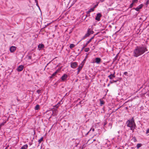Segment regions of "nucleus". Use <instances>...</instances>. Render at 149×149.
<instances>
[{
  "label": "nucleus",
  "instance_id": "1",
  "mask_svg": "<svg viewBox=\"0 0 149 149\" xmlns=\"http://www.w3.org/2000/svg\"><path fill=\"white\" fill-rule=\"evenodd\" d=\"M148 51L146 46L145 45L136 46L133 52V56L135 57H138Z\"/></svg>",
  "mask_w": 149,
  "mask_h": 149
},
{
  "label": "nucleus",
  "instance_id": "2",
  "mask_svg": "<svg viewBox=\"0 0 149 149\" xmlns=\"http://www.w3.org/2000/svg\"><path fill=\"white\" fill-rule=\"evenodd\" d=\"M126 125L127 127L130 128V130H132L133 132H134V130L136 127V125L133 117H132L131 119L127 120L126 122Z\"/></svg>",
  "mask_w": 149,
  "mask_h": 149
},
{
  "label": "nucleus",
  "instance_id": "3",
  "mask_svg": "<svg viewBox=\"0 0 149 149\" xmlns=\"http://www.w3.org/2000/svg\"><path fill=\"white\" fill-rule=\"evenodd\" d=\"M68 75L65 74H64L60 78L61 79L60 81H64L67 80Z\"/></svg>",
  "mask_w": 149,
  "mask_h": 149
},
{
  "label": "nucleus",
  "instance_id": "4",
  "mask_svg": "<svg viewBox=\"0 0 149 149\" xmlns=\"http://www.w3.org/2000/svg\"><path fill=\"white\" fill-rule=\"evenodd\" d=\"M143 6V4H141L138 6L137 7L135 8H133V9L137 11H139L141 9Z\"/></svg>",
  "mask_w": 149,
  "mask_h": 149
},
{
  "label": "nucleus",
  "instance_id": "5",
  "mask_svg": "<svg viewBox=\"0 0 149 149\" xmlns=\"http://www.w3.org/2000/svg\"><path fill=\"white\" fill-rule=\"evenodd\" d=\"M102 15L100 13H98L96 14V16L95 18V20L97 21H99L100 20V18L102 17Z\"/></svg>",
  "mask_w": 149,
  "mask_h": 149
},
{
  "label": "nucleus",
  "instance_id": "6",
  "mask_svg": "<svg viewBox=\"0 0 149 149\" xmlns=\"http://www.w3.org/2000/svg\"><path fill=\"white\" fill-rule=\"evenodd\" d=\"M78 65L77 63L76 62H72L71 63L70 67L71 68H75Z\"/></svg>",
  "mask_w": 149,
  "mask_h": 149
},
{
  "label": "nucleus",
  "instance_id": "7",
  "mask_svg": "<svg viewBox=\"0 0 149 149\" xmlns=\"http://www.w3.org/2000/svg\"><path fill=\"white\" fill-rule=\"evenodd\" d=\"M24 68V66L22 65L19 66L17 68L16 70L18 72H20L22 71Z\"/></svg>",
  "mask_w": 149,
  "mask_h": 149
},
{
  "label": "nucleus",
  "instance_id": "8",
  "mask_svg": "<svg viewBox=\"0 0 149 149\" xmlns=\"http://www.w3.org/2000/svg\"><path fill=\"white\" fill-rule=\"evenodd\" d=\"M16 49V47L15 46H12L10 47V52L13 53L15 51Z\"/></svg>",
  "mask_w": 149,
  "mask_h": 149
},
{
  "label": "nucleus",
  "instance_id": "9",
  "mask_svg": "<svg viewBox=\"0 0 149 149\" xmlns=\"http://www.w3.org/2000/svg\"><path fill=\"white\" fill-rule=\"evenodd\" d=\"M101 61V59L99 57L96 58L95 59V62L97 64L100 63Z\"/></svg>",
  "mask_w": 149,
  "mask_h": 149
},
{
  "label": "nucleus",
  "instance_id": "10",
  "mask_svg": "<svg viewBox=\"0 0 149 149\" xmlns=\"http://www.w3.org/2000/svg\"><path fill=\"white\" fill-rule=\"evenodd\" d=\"M38 49L39 50H41L44 47V45L42 43H41L39 44L38 45Z\"/></svg>",
  "mask_w": 149,
  "mask_h": 149
},
{
  "label": "nucleus",
  "instance_id": "11",
  "mask_svg": "<svg viewBox=\"0 0 149 149\" xmlns=\"http://www.w3.org/2000/svg\"><path fill=\"white\" fill-rule=\"evenodd\" d=\"M115 72H114L113 74H111L110 75L108 76V77L110 79H112L113 78L115 77Z\"/></svg>",
  "mask_w": 149,
  "mask_h": 149
},
{
  "label": "nucleus",
  "instance_id": "12",
  "mask_svg": "<svg viewBox=\"0 0 149 149\" xmlns=\"http://www.w3.org/2000/svg\"><path fill=\"white\" fill-rule=\"evenodd\" d=\"M94 11V10L93 8H91L89 9L87 11H86V13L87 14H88V16L89 17L90 16V13L91 12H93Z\"/></svg>",
  "mask_w": 149,
  "mask_h": 149
},
{
  "label": "nucleus",
  "instance_id": "13",
  "mask_svg": "<svg viewBox=\"0 0 149 149\" xmlns=\"http://www.w3.org/2000/svg\"><path fill=\"white\" fill-rule=\"evenodd\" d=\"M95 129L94 128H91L89 131L85 135L86 136H87L89 133H91V134L93 133V132H94L95 131Z\"/></svg>",
  "mask_w": 149,
  "mask_h": 149
},
{
  "label": "nucleus",
  "instance_id": "14",
  "mask_svg": "<svg viewBox=\"0 0 149 149\" xmlns=\"http://www.w3.org/2000/svg\"><path fill=\"white\" fill-rule=\"evenodd\" d=\"M28 146L27 144H26L22 146L21 148V149H26L28 148Z\"/></svg>",
  "mask_w": 149,
  "mask_h": 149
},
{
  "label": "nucleus",
  "instance_id": "15",
  "mask_svg": "<svg viewBox=\"0 0 149 149\" xmlns=\"http://www.w3.org/2000/svg\"><path fill=\"white\" fill-rule=\"evenodd\" d=\"M40 109V105L38 104H37L36 106L34 108V109L35 110H39Z\"/></svg>",
  "mask_w": 149,
  "mask_h": 149
},
{
  "label": "nucleus",
  "instance_id": "16",
  "mask_svg": "<svg viewBox=\"0 0 149 149\" xmlns=\"http://www.w3.org/2000/svg\"><path fill=\"white\" fill-rule=\"evenodd\" d=\"M74 142L75 143V145H74V147H77L79 144V141L78 140L76 139L75 140Z\"/></svg>",
  "mask_w": 149,
  "mask_h": 149
},
{
  "label": "nucleus",
  "instance_id": "17",
  "mask_svg": "<svg viewBox=\"0 0 149 149\" xmlns=\"http://www.w3.org/2000/svg\"><path fill=\"white\" fill-rule=\"evenodd\" d=\"M83 66L84 65H81V64L79 66L78 68H77V69H79L81 70L82 69Z\"/></svg>",
  "mask_w": 149,
  "mask_h": 149
},
{
  "label": "nucleus",
  "instance_id": "18",
  "mask_svg": "<svg viewBox=\"0 0 149 149\" xmlns=\"http://www.w3.org/2000/svg\"><path fill=\"white\" fill-rule=\"evenodd\" d=\"M135 3L132 1V3L130 5L129 7V8H132L134 5V3Z\"/></svg>",
  "mask_w": 149,
  "mask_h": 149
},
{
  "label": "nucleus",
  "instance_id": "19",
  "mask_svg": "<svg viewBox=\"0 0 149 149\" xmlns=\"http://www.w3.org/2000/svg\"><path fill=\"white\" fill-rule=\"evenodd\" d=\"M100 105L102 106V105L104 104V102L101 99L100 100Z\"/></svg>",
  "mask_w": 149,
  "mask_h": 149
},
{
  "label": "nucleus",
  "instance_id": "20",
  "mask_svg": "<svg viewBox=\"0 0 149 149\" xmlns=\"http://www.w3.org/2000/svg\"><path fill=\"white\" fill-rule=\"evenodd\" d=\"M142 146V144L141 143H138L136 145V147L137 149L141 147Z\"/></svg>",
  "mask_w": 149,
  "mask_h": 149
},
{
  "label": "nucleus",
  "instance_id": "21",
  "mask_svg": "<svg viewBox=\"0 0 149 149\" xmlns=\"http://www.w3.org/2000/svg\"><path fill=\"white\" fill-rule=\"evenodd\" d=\"M75 45L73 44H71L70 45V49H72L75 47Z\"/></svg>",
  "mask_w": 149,
  "mask_h": 149
},
{
  "label": "nucleus",
  "instance_id": "22",
  "mask_svg": "<svg viewBox=\"0 0 149 149\" xmlns=\"http://www.w3.org/2000/svg\"><path fill=\"white\" fill-rule=\"evenodd\" d=\"M61 67H60L56 70L55 72H56L57 73L58 72H59L61 71Z\"/></svg>",
  "mask_w": 149,
  "mask_h": 149
},
{
  "label": "nucleus",
  "instance_id": "23",
  "mask_svg": "<svg viewBox=\"0 0 149 149\" xmlns=\"http://www.w3.org/2000/svg\"><path fill=\"white\" fill-rule=\"evenodd\" d=\"M90 50V48L89 47H86L85 48L84 51L86 52H88Z\"/></svg>",
  "mask_w": 149,
  "mask_h": 149
},
{
  "label": "nucleus",
  "instance_id": "24",
  "mask_svg": "<svg viewBox=\"0 0 149 149\" xmlns=\"http://www.w3.org/2000/svg\"><path fill=\"white\" fill-rule=\"evenodd\" d=\"M88 31H89L90 35V34H93V31H92L90 30V29H88Z\"/></svg>",
  "mask_w": 149,
  "mask_h": 149
},
{
  "label": "nucleus",
  "instance_id": "25",
  "mask_svg": "<svg viewBox=\"0 0 149 149\" xmlns=\"http://www.w3.org/2000/svg\"><path fill=\"white\" fill-rule=\"evenodd\" d=\"M43 140V137H42L40 139L38 140V142L39 144L40 143L41 141Z\"/></svg>",
  "mask_w": 149,
  "mask_h": 149
},
{
  "label": "nucleus",
  "instance_id": "26",
  "mask_svg": "<svg viewBox=\"0 0 149 149\" xmlns=\"http://www.w3.org/2000/svg\"><path fill=\"white\" fill-rule=\"evenodd\" d=\"M86 61V58H85L84 59L83 61L81 63V65H84Z\"/></svg>",
  "mask_w": 149,
  "mask_h": 149
},
{
  "label": "nucleus",
  "instance_id": "27",
  "mask_svg": "<svg viewBox=\"0 0 149 149\" xmlns=\"http://www.w3.org/2000/svg\"><path fill=\"white\" fill-rule=\"evenodd\" d=\"M90 42V41L88 40V41L85 44H84V46L85 47H87L88 45V44Z\"/></svg>",
  "mask_w": 149,
  "mask_h": 149
},
{
  "label": "nucleus",
  "instance_id": "28",
  "mask_svg": "<svg viewBox=\"0 0 149 149\" xmlns=\"http://www.w3.org/2000/svg\"><path fill=\"white\" fill-rule=\"evenodd\" d=\"M90 34L89 33V31H87V33L85 35V36H86V37L89 36H90Z\"/></svg>",
  "mask_w": 149,
  "mask_h": 149
},
{
  "label": "nucleus",
  "instance_id": "29",
  "mask_svg": "<svg viewBox=\"0 0 149 149\" xmlns=\"http://www.w3.org/2000/svg\"><path fill=\"white\" fill-rule=\"evenodd\" d=\"M41 90L40 89H38L37 90L36 92L39 94V96H40L41 94H40V93L41 92Z\"/></svg>",
  "mask_w": 149,
  "mask_h": 149
},
{
  "label": "nucleus",
  "instance_id": "30",
  "mask_svg": "<svg viewBox=\"0 0 149 149\" xmlns=\"http://www.w3.org/2000/svg\"><path fill=\"white\" fill-rule=\"evenodd\" d=\"M149 4V0H147L146 3H145V4H146V7H147L148 4Z\"/></svg>",
  "mask_w": 149,
  "mask_h": 149
},
{
  "label": "nucleus",
  "instance_id": "31",
  "mask_svg": "<svg viewBox=\"0 0 149 149\" xmlns=\"http://www.w3.org/2000/svg\"><path fill=\"white\" fill-rule=\"evenodd\" d=\"M6 121H5L2 123L0 125V126L1 127L3 125L6 123Z\"/></svg>",
  "mask_w": 149,
  "mask_h": 149
},
{
  "label": "nucleus",
  "instance_id": "32",
  "mask_svg": "<svg viewBox=\"0 0 149 149\" xmlns=\"http://www.w3.org/2000/svg\"><path fill=\"white\" fill-rule=\"evenodd\" d=\"M27 56V57H28V60L29 59L30 60V59H31L32 56L31 55H28Z\"/></svg>",
  "mask_w": 149,
  "mask_h": 149
},
{
  "label": "nucleus",
  "instance_id": "33",
  "mask_svg": "<svg viewBox=\"0 0 149 149\" xmlns=\"http://www.w3.org/2000/svg\"><path fill=\"white\" fill-rule=\"evenodd\" d=\"M60 82V81L59 80H58L57 81V82H56L55 84H54V85H56V86H57L58 83H59Z\"/></svg>",
  "mask_w": 149,
  "mask_h": 149
},
{
  "label": "nucleus",
  "instance_id": "34",
  "mask_svg": "<svg viewBox=\"0 0 149 149\" xmlns=\"http://www.w3.org/2000/svg\"><path fill=\"white\" fill-rule=\"evenodd\" d=\"M132 140L134 142H135L136 141H137L135 137H133Z\"/></svg>",
  "mask_w": 149,
  "mask_h": 149
},
{
  "label": "nucleus",
  "instance_id": "35",
  "mask_svg": "<svg viewBox=\"0 0 149 149\" xmlns=\"http://www.w3.org/2000/svg\"><path fill=\"white\" fill-rule=\"evenodd\" d=\"M146 134H148L149 135V128L147 130L146 132Z\"/></svg>",
  "mask_w": 149,
  "mask_h": 149
},
{
  "label": "nucleus",
  "instance_id": "36",
  "mask_svg": "<svg viewBox=\"0 0 149 149\" xmlns=\"http://www.w3.org/2000/svg\"><path fill=\"white\" fill-rule=\"evenodd\" d=\"M95 37V36L92 37L89 40L90 41V42L91 41V40L94 39Z\"/></svg>",
  "mask_w": 149,
  "mask_h": 149
},
{
  "label": "nucleus",
  "instance_id": "37",
  "mask_svg": "<svg viewBox=\"0 0 149 149\" xmlns=\"http://www.w3.org/2000/svg\"><path fill=\"white\" fill-rule=\"evenodd\" d=\"M57 73H56V72H54L52 74V76H53L54 77V76H55L56 75V74H57Z\"/></svg>",
  "mask_w": 149,
  "mask_h": 149
},
{
  "label": "nucleus",
  "instance_id": "38",
  "mask_svg": "<svg viewBox=\"0 0 149 149\" xmlns=\"http://www.w3.org/2000/svg\"><path fill=\"white\" fill-rule=\"evenodd\" d=\"M86 38V36H85L84 35V36L82 38H81V40L79 41H81V40H83V39H85Z\"/></svg>",
  "mask_w": 149,
  "mask_h": 149
},
{
  "label": "nucleus",
  "instance_id": "39",
  "mask_svg": "<svg viewBox=\"0 0 149 149\" xmlns=\"http://www.w3.org/2000/svg\"><path fill=\"white\" fill-rule=\"evenodd\" d=\"M98 5V4L96 5H95L94 7H93V8H93V9H94H94L95 8H96L97 6Z\"/></svg>",
  "mask_w": 149,
  "mask_h": 149
},
{
  "label": "nucleus",
  "instance_id": "40",
  "mask_svg": "<svg viewBox=\"0 0 149 149\" xmlns=\"http://www.w3.org/2000/svg\"><path fill=\"white\" fill-rule=\"evenodd\" d=\"M125 75H127V72H125L123 73Z\"/></svg>",
  "mask_w": 149,
  "mask_h": 149
},
{
  "label": "nucleus",
  "instance_id": "41",
  "mask_svg": "<svg viewBox=\"0 0 149 149\" xmlns=\"http://www.w3.org/2000/svg\"><path fill=\"white\" fill-rule=\"evenodd\" d=\"M112 81H113V83L117 82L118 81V80H113Z\"/></svg>",
  "mask_w": 149,
  "mask_h": 149
},
{
  "label": "nucleus",
  "instance_id": "42",
  "mask_svg": "<svg viewBox=\"0 0 149 149\" xmlns=\"http://www.w3.org/2000/svg\"><path fill=\"white\" fill-rule=\"evenodd\" d=\"M132 1L134 2V3H137V2L138 1V0H133Z\"/></svg>",
  "mask_w": 149,
  "mask_h": 149
},
{
  "label": "nucleus",
  "instance_id": "43",
  "mask_svg": "<svg viewBox=\"0 0 149 149\" xmlns=\"http://www.w3.org/2000/svg\"><path fill=\"white\" fill-rule=\"evenodd\" d=\"M85 47L84 46V45H83V47L82 48V50H83L84 48H85V47Z\"/></svg>",
  "mask_w": 149,
  "mask_h": 149
},
{
  "label": "nucleus",
  "instance_id": "44",
  "mask_svg": "<svg viewBox=\"0 0 149 149\" xmlns=\"http://www.w3.org/2000/svg\"><path fill=\"white\" fill-rule=\"evenodd\" d=\"M36 5L39 8V9H40L38 3H36Z\"/></svg>",
  "mask_w": 149,
  "mask_h": 149
},
{
  "label": "nucleus",
  "instance_id": "45",
  "mask_svg": "<svg viewBox=\"0 0 149 149\" xmlns=\"http://www.w3.org/2000/svg\"><path fill=\"white\" fill-rule=\"evenodd\" d=\"M77 70H78V71H77V74H78L79 73V72H80V71L81 70H79V69H77Z\"/></svg>",
  "mask_w": 149,
  "mask_h": 149
},
{
  "label": "nucleus",
  "instance_id": "46",
  "mask_svg": "<svg viewBox=\"0 0 149 149\" xmlns=\"http://www.w3.org/2000/svg\"><path fill=\"white\" fill-rule=\"evenodd\" d=\"M110 84H112L113 83V81H111V80L110 81Z\"/></svg>",
  "mask_w": 149,
  "mask_h": 149
},
{
  "label": "nucleus",
  "instance_id": "47",
  "mask_svg": "<svg viewBox=\"0 0 149 149\" xmlns=\"http://www.w3.org/2000/svg\"><path fill=\"white\" fill-rule=\"evenodd\" d=\"M53 77V76H52V75L51 76L49 77L50 79L52 78Z\"/></svg>",
  "mask_w": 149,
  "mask_h": 149
},
{
  "label": "nucleus",
  "instance_id": "48",
  "mask_svg": "<svg viewBox=\"0 0 149 149\" xmlns=\"http://www.w3.org/2000/svg\"><path fill=\"white\" fill-rule=\"evenodd\" d=\"M88 14H87V15H86V17H85V18H84V19H85L88 16Z\"/></svg>",
  "mask_w": 149,
  "mask_h": 149
},
{
  "label": "nucleus",
  "instance_id": "49",
  "mask_svg": "<svg viewBox=\"0 0 149 149\" xmlns=\"http://www.w3.org/2000/svg\"><path fill=\"white\" fill-rule=\"evenodd\" d=\"M35 2L36 3H38V1H37V0H35Z\"/></svg>",
  "mask_w": 149,
  "mask_h": 149
},
{
  "label": "nucleus",
  "instance_id": "50",
  "mask_svg": "<svg viewBox=\"0 0 149 149\" xmlns=\"http://www.w3.org/2000/svg\"><path fill=\"white\" fill-rule=\"evenodd\" d=\"M118 108L116 109V110H115L114 111H113V112H115V111H117L118 109Z\"/></svg>",
  "mask_w": 149,
  "mask_h": 149
},
{
  "label": "nucleus",
  "instance_id": "51",
  "mask_svg": "<svg viewBox=\"0 0 149 149\" xmlns=\"http://www.w3.org/2000/svg\"><path fill=\"white\" fill-rule=\"evenodd\" d=\"M77 0H74L73 1V2H74V3H75L76 2V1H77Z\"/></svg>",
  "mask_w": 149,
  "mask_h": 149
},
{
  "label": "nucleus",
  "instance_id": "52",
  "mask_svg": "<svg viewBox=\"0 0 149 149\" xmlns=\"http://www.w3.org/2000/svg\"><path fill=\"white\" fill-rule=\"evenodd\" d=\"M8 147H6L4 149H8Z\"/></svg>",
  "mask_w": 149,
  "mask_h": 149
},
{
  "label": "nucleus",
  "instance_id": "53",
  "mask_svg": "<svg viewBox=\"0 0 149 149\" xmlns=\"http://www.w3.org/2000/svg\"><path fill=\"white\" fill-rule=\"evenodd\" d=\"M87 55H88V54H87L86 56V57H85V58H86H86H87Z\"/></svg>",
  "mask_w": 149,
  "mask_h": 149
},
{
  "label": "nucleus",
  "instance_id": "54",
  "mask_svg": "<svg viewBox=\"0 0 149 149\" xmlns=\"http://www.w3.org/2000/svg\"><path fill=\"white\" fill-rule=\"evenodd\" d=\"M60 104H61V103H60V102H59L58 103V104H59V105H60Z\"/></svg>",
  "mask_w": 149,
  "mask_h": 149
},
{
  "label": "nucleus",
  "instance_id": "55",
  "mask_svg": "<svg viewBox=\"0 0 149 149\" xmlns=\"http://www.w3.org/2000/svg\"><path fill=\"white\" fill-rule=\"evenodd\" d=\"M119 82H120V81H119ZM119 84V82L118 84V83H117L116 84L117 85H118Z\"/></svg>",
  "mask_w": 149,
  "mask_h": 149
},
{
  "label": "nucleus",
  "instance_id": "56",
  "mask_svg": "<svg viewBox=\"0 0 149 149\" xmlns=\"http://www.w3.org/2000/svg\"><path fill=\"white\" fill-rule=\"evenodd\" d=\"M109 85H110V84H108V85L107 86H109Z\"/></svg>",
  "mask_w": 149,
  "mask_h": 149
},
{
  "label": "nucleus",
  "instance_id": "57",
  "mask_svg": "<svg viewBox=\"0 0 149 149\" xmlns=\"http://www.w3.org/2000/svg\"><path fill=\"white\" fill-rule=\"evenodd\" d=\"M48 63H47V65L45 66V67L47 66V65H48Z\"/></svg>",
  "mask_w": 149,
  "mask_h": 149
},
{
  "label": "nucleus",
  "instance_id": "58",
  "mask_svg": "<svg viewBox=\"0 0 149 149\" xmlns=\"http://www.w3.org/2000/svg\"><path fill=\"white\" fill-rule=\"evenodd\" d=\"M118 132V133H119V131Z\"/></svg>",
  "mask_w": 149,
  "mask_h": 149
},
{
  "label": "nucleus",
  "instance_id": "59",
  "mask_svg": "<svg viewBox=\"0 0 149 149\" xmlns=\"http://www.w3.org/2000/svg\"><path fill=\"white\" fill-rule=\"evenodd\" d=\"M83 149V148H81L80 149Z\"/></svg>",
  "mask_w": 149,
  "mask_h": 149
},
{
  "label": "nucleus",
  "instance_id": "60",
  "mask_svg": "<svg viewBox=\"0 0 149 149\" xmlns=\"http://www.w3.org/2000/svg\"><path fill=\"white\" fill-rule=\"evenodd\" d=\"M134 149V148H133V149Z\"/></svg>",
  "mask_w": 149,
  "mask_h": 149
},
{
  "label": "nucleus",
  "instance_id": "61",
  "mask_svg": "<svg viewBox=\"0 0 149 149\" xmlns=\"http://www.w3.org/2000/svg\"><path fill=\"white\" fill-rule=\"evenodd\" d=\"M126 149H127V148Z\"/></svg>",
  "mask_w": 149,
  "mask_h": 149
}]
</instances>
